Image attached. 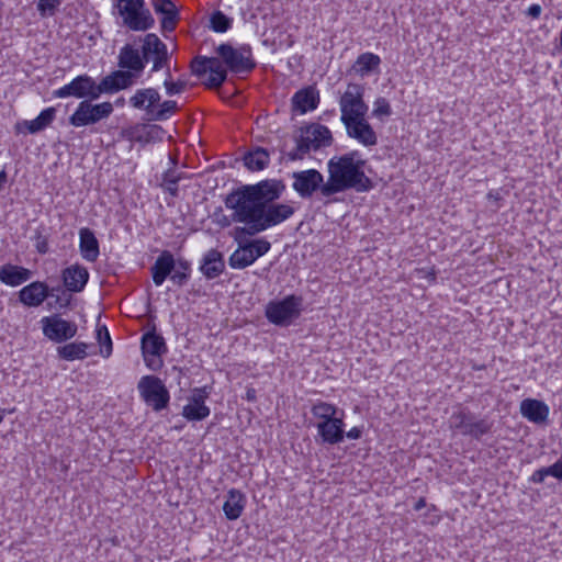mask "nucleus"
I'll return each instance as SVG.
<instances>
[{
	"mask_svg": "<svg viewBox=\"0 0 562 562\" xmlns=\"http://www.w3.org/2000/svg\"><path fill=\"white\" fill-rule=\"evenodd\" d=\"M284 189L281 180L268 179L244 186L226 196L225 205L233 210L232 221L244 224L236 227V239L241 234L257 235L283 223L294 214V207L290 204L273 203Z\"/></svg>",
	"mask_w": 562,
	"mask_h": 562,
	"instance_id": "1",
	"label": "nucleus"
},
{
	"mask_svg": "<svg viewBox=\"0 0 562 562\" xmlns=\"http://www.w3.org/2000/svg\"><path fill=\"white\" fill-rule=\"evenodd\" d=\"M217 57L196 56L191 61V72L196 77H203L210 72L204 82L209 89L220 88L227 78V70L234 74H247L256 67L251 48L243 45L238 48L223 43L215 49Z\"/></svg>",
	"mask_w": 562,
	"mask_h": 562,
	"instance_id": "2",
	"label": "nucleus"
},
{
	"mask_svg": "<svg viewBox=\"0 0 562 562\" xmlns=\"http://www.w3.org/2000/svg\"><path fill=\"white\" fill-rule=\"evenodd\" d=\"M357 156V151H351L328 160V179L323 188L324 198L328 199L350 189L357 192H368L373 188L372 180L363 170L366 161L358 159Z\"/></svg>",
	"mask_w": 562,
	"mask_h": 562,
	"instance_id": "3",
	"label": "nucleus"
},
{
	"mask_svg": "<svg viewBox=\"0 0 562 562\" xmlns=\"http://www.w3.org/2000/svg\"><path fill=\"white\" fill-rule=\"evenodd\" d=\"M117 9L124 24L133 31H146L155 23L144 0H119Z\"/></svg>",
	"mask_w": 562,
	"mask_h": 562,
	"instance_id": "4",
	"label": "nucleus"
},
{
	"mask_svg": "<svg viewBox=\"0 0 562 562\" xmlns=\"http://www.w3.org/2000/svg\"><path fill=\"white\" fill-rule=\"evenodd\" d=\"M137 389L143 401L154 411L159 412L168 406L170 400L169 391L158 376H142Z\"/></svg>",
	"mask_w": 562,
	"mask_h": 562,
	"instance_id": "5",
	"label": "nucleus"
},
{
	"mask_svg": "<svg viewBox=\"0 0 562 562\" xmlns=\"http://www.w3.org/2000/svg\"><path fill=\"white\" fill-rule=\"evenodd\" d=\"M113 112L111 102L93 104L90 100H82L76 111L70 115L69 123L75 127L93 125L108 119Z\"/></svg>",
	"mask_w": 562,
	"mask_h": 562,
	"instance_id": "6",
	"label": "nucleus"
},
{
	"mask_svg": "<svg viewBox=\"0 0 562 562\" xmlns=\"http://www.w3.org/2000/svg\"><path fill=\"white\" fill-rule=\"evenodd\" d=\"M364 88L358 83H349L339 100L340 121L361 119L367 115L369 106L363 100Z\"/></svg>",
	"mask_w": 562,
	"mask_h": 562,
	"instance_id": "7",
	"label": "nucleus"
},
{
	"mask_svg": "<svg viewBox=\"0 0 562 562\" xmlns=\"http://www.w3.org/2000/svg\"><path fill=\"white\" fill-rule=\"evenodd\" d=\"M99 83L88 75H80L74 78L69 83L55 90L53 95L55 98H69L74 97L83 100H95L100 98Z\"/></svg>",
	"mask_w": 562,
	"mask_h": 562,
	"instance_id": "8",
	"label": "nucleus"
},
{
	"mask_svg": "<svg viewBox=\"0 0 562 562\" xmlns=\"http://www.w3.org/2000/svg\"><path fill=\"white\" fill-rule=\"evenodd\" d=\"M293 190L303 199L311 198L315 192L324 198L323 188L326 182L324 181L323 175L316 169H307L302 171H295L292 173Z\"/></svg>",
	"mask_w": 562,
	"mask_h": 562,
	"instance_id": "9",
	"label": "nucleus"
},
{
	"mask_svg": "<svg viewBox=\"0 0 562 562\" xmlns=\"http://www.w3.org/2000/svg\"><path fill=\"white\" fill-rule=\"evenodd\" d=\"M140 348L146 366L153 371L160 369L162 366L160 356L167 351V348L165 339L155 333V328L143 335Z\"/></svg>",
	"mask_w": 562,
	"mask_h": 562,
	"instance_id": "10",
	"label": "nucleus"
},
{
	"mask_svg": "<svg viewBox=\"0 0 562 562\" xmlns=\"http://www.w3.org/2000/svg\"><path fill=\"white\" fill-rule=\"evenodd\" d=\"M211 386L204 385L192 390L189 403L182 408V416L189 422H200L205 419L211 411L205 405V400L211 393Z\"/></svg>",
	"mask_w": 562,
	"mask_h": 562,
	"instance_id": "11",
	"label": "nucleus"
},
{
	"mask_svg": "<svg viewBox=\"0 0 562 562\" xmlns=\"http://www.w3.org/2000/svg\"><path fill=\"white\" fill-rule=\"evenodd\" d=\"M45 337L55 342H64L77 334V325L64 318H42Z\"/></svg>",
	"mask_w": 562,
	"mask_h": 562,
	"instance_id": "12",
	"label": "nucleus"
},
{
	"mask_svg": "<svg viewBox=\"0 0 562 562\" xmlns=\"http://www.w3.org/2000/svg\"><path fill=\"white\" fill-rule=\"evenodd\" d=\"M341 123L345 125L347 135L350 138L356 139L358 143L367 147L376 145V133L366 120V116L361 119L348 120Z\"/></svg>",
	"mask_w": 562,
	"mask_h": 562,
	"instance_id": "13",
	"label": "nucleus"
},
{
	"mask_svg": "<svg viewBox=\"0 0 562 562\" xmlns=\"http://www.w3.org/2000/svg\"><path fill=\"white\" fill-rule=\"evenodd\" d=\"M136 78L138 77L135 76V72L124 69L112 71L99 82V91H101V94L117 92L133 86Z\"/></svg>",
	"mask_w": 562,
	"mask_h": 562,
	"instance_id": "14",
	"label": "nucleus"
},
{
	"mask_svg": "<svg viewBox=\"0 0 562 562\" xmlns=\"http://www.w3.org/2000/svg\"><path fill=\"white\" fill-rule=\"evenodd\" d=\"M316 427L321 442L324 445H337L345 438V423L341 417L322 420Z\"/></svg>",
	"mask_w": 562,
	"mask_h": 562,
	"instance_id": "15",
	"label": "nucleus"
},
{
	"mask_svg": "<svg viewBox=\"0 0 562 562\" xmlns=\"http://www.w3.org/2000/svg\"><path fill=\"white\" fill-rule=\"evenodd\" d=\"M146 61L143 54L131 44L124 45L117 56V66L121 69L135 72L139 77L145 68Z\"/></svg>",
	"mask_w": 562,
	"mask_h": 562,
	"instance_id": "16",
	"label": "nucleus"
},
{
	"mask_svg": "<svg viewBox=\"0 0 562 562\" xmlns=\"http://www.w3.org/2000/svg\"><path fill=\"white\" fill-rule=\"evenodd\" d=\"M303 299L288 295L283 300L272 301L266 307V316H295L302 311Z\"/></svg>",
	"mask_w": 562,
	"mask_h": 562,
	"instance_id": "17",
	"label": "nucleus"
},
{
	"mask_svg": "<svg viewBox=\"0 0 562 562\" xmlns=\"http://www.w3.org/2000/svg\"><path fill=\"white\" fill-rule=\"evenodd\" d=\"M64 289L71 293L81 292L89 279V272L86 267L75 263L65 268L61 272Z\"/></svg>",
	"mask_w": 562,
	"mask_h": 562,
	"instance_id": "18",
	"label": "nucleus"
},
{
	"mask_svg": "<svg viewBox=\"0 0 562 562\" xmlns=\"http://www.w3.org/2000/svg\"><path fill=\"white\" fill-rule=\"evenodd\" d=\"M520 413L531 423L544 424L548 422L550 408L540 400L526 398L520 403Z\"/></svg>",
	"mask_w": 562,
	"mask_h": 562,
	"instance_id": "19",
	"label": "nucleus"
},
{
	"mask_svg": "<svg viewBox=\"0 0 562 562\" xmlns=\"http://www.w3.org/2000/svg\"><path fill=\"white\" fill-rule=\"evenodd\" d=\"M160 101L159 92L154 88H145L136 90L135 94L130 98V104L137 110H145L148 115L154 113V106Z\"/></svg>",
	"mask_w": 562,
	"mask_h": 562,
	"instance_id": "20",
	"label": "nucleus"
},
{
	"mask_svg": "<svg viewBox=\"0 0 562 562\" xmlns=\"http://www.w3.org/2000/svg\"><path fill=\"white\" fill-rule=\"evenodd\" d=\"M294 139L296 144L295 148L286 154V158L290 161L302 160L311 150H318L311 134H307L306 125L300 127L299 135Z\"/></svg>",
	"mask_w": 562,
	"mask_h": 562,
	"instance_id": "21",
	"label": "nucleus"
},
{
	"mask_svg": "<svg viewBox=\"0 0 562 562\" xmlns=\"http://www.w3.org/2000/svg\"><path fill=\"white\" fill-rule=\"evenodd\" d=\"M48 294V286L44 282L35 281L19 292L20 301L27 306H38Z\"/></svg>",
	"mask_w": 562,
	"mask_h": 562,
	"instance_id": "22",
	"label": "nucleus"
},
{
	"mask_svg": "<svg viewBox=\"0 0 562 562\" xmlns=\"http://www.w3.org/2000/svg\"><path fill=\"white\" fill-rule=\"evenodd\" d=\"M225 268L223 255L216 250H209L202 258L200 270L207 279L218 277Z\"/></svg>",
	"mask_w": 562,
	"mask_h": 562,
	"instance_id": "23",
	"label": "nucleus"
},
{
	"mask_svg": "<svg viewBox=\"0 0 562 562\" xmlns=\"http://www.w3.org/2000/svg\"><path fill=\"white\" fill-rule=\"evenodd\" d=\"M79 249L87 261L94 262L99 257V241L93 232L87 227L79 231Z\"/></svg>",
	"mask_w": 562,
	"mask_h": 562,
	"instance_id": "24",
	"label": "nucleus"
},
{
	"mask_svg": "<svg viewBox=\"0 0 562 562\" xmlns=\"http://www.w3.org/2000/svg\"><path fill=\"white\" fill-rule=\"evenodd\" d=\"M156 13L162 14L161 29L172 32L178 21V9L171 0H156L153 3Z\"/></svg>",
	"mask_w": 562,
	"mask_h": 562,
	"instance_id": "25",
	"label": "nucleus"
},
{
	"mask_svg": "<svg viewBox=\"0 0 562 562\" xmlns=\"http://www.w3.org/2000/svg\"><path fill=\"white\" fill-rule=\"evenodd\" d=\"M175 265L173 256L167 250L162 251L151 267L154 283L161 285L166 278L173 271Z\"/></svg>",
	"mask_w": 562,
	"mask_h": 562,
	"instance_id": "26",
	"label": "nucleus"
},
{
	"mask_svg": "<svg viewBox=\"0 0 562 562\" xmlns=\"http://www.w3.org/2000/svg\"><path fill=\"white\" fill-rule=\"evenodd\" d=\"M245 495L239 490L228 491L227 499L223 504V512L228 520H236L240 517L245 507Z\"/></svg>",
	"mask_w": 562,
	"mask_h": 562,
	"instance_id": "27",
	"label": "nucleus"
},
{
	"mask_svg": "<svg viewBox=\"0 0 562 562\" xmlns=\"http://www.w3.org/2000/svg\"><path fill=\"white\" fill-rule=\"evenodd\" d=\"M31 271L26 268L3 265L0 267V280L11 286H16L31 278Z\"/></svg>",
	"mask_w": 562,
	"mask_h": 562,
	"instance_id": "28",
	"label": "nucleus"
},
{
	"mask_svg": "<svg viewBox=\"0 0 562 562\" xmlns=\"http://www.w3.org/2000/svg\"><path fill=\"white\" fill-rule=\"evenodd\" d=\"M244 236L245 235L241 234L238 239L235 238V240L238 241L239 247L229 257V266L234 269H244L256 261V257L252 254L249 244L247 243L241 245V237Z\"/></svg>",
	"mask_w": 562,
	"mask_h": 562,
	"instance_id": "29",
	"label": "nucleus"
},
{
	"mask_svg": "<svg viewBox=\"0 0 562 562\" xmlns=\"http://www.w3.org/2000/svg\"><path fill=\"white\" fill-rule=\"evenodd\" d=\"M89 344L82 341L69 342L57 348V356L66 361L83 360L88 357Z\"/></svg>",
	"mask_w": 562,
	"mask_h": 562,
	"instance_id": "30",
	"label": "nucleus"
},
{
	"mask_svg": "<svg viewBox=\"0 0 562 562\" xmlns=\"http://www.w3.org/2000/svg\"><path fill=\"white\" fill-rule=\"evenodd\" d=\"M318 102V93L313 88L302 89L293 97V105L301 113H306L307 111L316 109Z\"/></svg>",
	"mask_w": 562,
	"mask_h": 562,
	"instance_id": "31",
	"label": "nucleus"
},
{
	"mask_svg": "<svg viewBox=\"0 0 562 562\" xmlns=\"http://www.w3.org/2000/svg\"><path fill=\"white\" fill-rule=\"evenodd\" d=\"M166 53H168L166 44L161 42L156 34L149 33L145 35L142 46V54L145 61H148L156 56H165Z\"/></svg>",
	"mask_w": 562,
	"mask_h": 562,
	"instance_id": "32",
	"label": "nucleus"
},
{
	"mask_svg": "<svg viewBox=\"0 0 562 562\" xmlns=\"http://www.w3.org/2000/svg\"><path fill=\"white\" fill-rule=\"evenodd\" d=\"M269 161L270 155L268 150L262 147H257L244 156V164L247 169L251 171L263 170L269 165Z\"/></svg>",
	"mask_w": 562,
	"mask_h": 562,
	"instance_id": "33",
	"label": "nucleus"
},
{
	"mask_svg": "<svg viewBox=\"0 0 562 562\" xmlns=\"http://www.w3.org/2000/svg\"><path fill=\"white\" fill-rule=\"evenodd\" d=\"M56 110L47 108L43 110L34 120L24 121L22 124L29 133L35 134L46 128L55 119Z\"/></svg>",
	"mask_w": 562,
	"mask_h": 562,
	"instance_id": "34",
	"label": "nucleus"
},
{
	"mask_svg": "<svg viewBox=\"0 0 562 562\" xmlns=\"http://www.w3.org/2000/svg\"><path fill=\"white\" fill-rule=\"evenodd\" d=\"M306 127L307 134H311V137L318 149L328 147L333 144V135L327 126L318 123H312L306 125Z\"/></svg>",
	"mask_w": 562,
	"mask_h": 562,
	"instance_id": "35",
	"label": "nucleus"
},
{
	"mask_svg": "<svg viewBox=\"0 0 562 562\" xmlns=\"http://www.w3.org/2000/svg\"><path fill=\"white\" fill-rule=\"evenodd\" d=\"M381 59L373 53H363L358 56L353 69L357 74L364 76L379 67Z\"/></svg>",
	"mask_w": 562,
	"mask_h": 562,
	"instance_id": "36",
	"label": "nucleus"
},
{
	"mask_svg": "<svg viewBox=\"0 0 562 562\" xmlns=\"http://www.w3.org/2000/svg\"><path fill=\"white\" fill-rule=\"evenodd\" d=\"M100 321V318H98ZM95 339L100 346V355L104 359L111 357L113 351V344L109 333V329L105 325H101L100 322L97 323L95 326Z\"/></svg>",
	"mask_w": 562,
	"mask_h": 562,
	"instance_id": "37",
	"label": "nucleus"
},
{
	"mask_svg": "<svg viewBox=\"0 0 562 562\" xmlns=\"http://www.w3.org/2000/svg\"><path fill=\"white\" fill-rule=\"evenodd\" d=\"M48 294L49 295L46 297L48 300V305L56 310L67 307L72 300L71 292L60 286L53 288L50 290L48 289Z\"/></svg>",
	"mask_w": 562,
	"mask_h": 562,
	"instance_id": "38",
	"label": "nucleus"
},
{
	"mask_svg": "<svg viewBox=\"0 0 562 562\" xmlns=\"http://www.w3.org/2000/svg\"><path fill=\"white\" fill-rule=\"evenodd\" d=\"M473 419L474 415L469 411L454 412L450 417V427L467 436Z\"/></svg>",
	"mask_w": 562,
	"mask_h": 562,
	"instance_id": "39",
	"label": "nucleus"
},
{
	"mask_svg": "<svg viewBox=\"0 0 562 562\" xmlns=\"http://www.w3.org/2000/svg\"><path fill=\"white\" fill-rule=\"evenodd\" d=\"M159 131L160 127L157 125H153L149 128H146L145 126L143 128L134 127L126 132V136L132 142L147 144L154 139L155 134Z\"/></svg>",
	"mask_w": 562,
	"mask_h": 562,
	"instance_id": "40",
	"label": "nucleus"
},
{
	"mask_svg": "<svg viewBox=\"0 0 562 562\" xmlns=\"http://www.w3.org/2000/svg\"><path fill=\"white\" fill-rule=\"evenodd\" d=\"M183 178V173L176 169H168L162 173L160 187L171 196L178 195V183Z\"/></svg>",
	"mask_w": 562,
	"mask_h": 562,
	"instance_id": "41",
	"label": "nucleus"
},
{
	"mask_svg": "<svg viewBox=\"0 0 562 562\" xmlns=\"http://www.w3.org/2000/svg\"><path fill=\"white\" fill-rule=\"evenodd\" d=\"M337 412L338 408L335 405L323 401L316 402L311 408L313 416L322 420H328L336 417Z\"/></svg>",
	"mask_w": 562,
	"mask_h": 562,
	"instance_id": "42",
	"label": "nucleus"
},
{
	"mask_svg": "<svg viewBox=\"0 0 562 562\" xmlns=\"http://www.w3.org/2000/svg\"><path fill=\"white\" fill-rule=\"evenodd\" d=\"M492 429V423L487 418L473 419L467 436L479 440L482 436L488 434Z\"/></svg>",
	"mask_w": 562,
	"mask_h": 562,
	"instance_id": "43",
	"label": "nucleus"
},
{
	"mask_svg": "<svg viewBox=\"0 0 562 562\" xmlns=\"http://www.w3.org/2000/svg\"><path fill=\"white\" fill-rule=\"evenodd\" d=\"M177 109V102L172 100H166L159 104L157 110L154 109L151 119L156 121L167 120Z\"/></svg>",
	"mask_w": 562,
	"mask_h": 562,
	"instance_id": "44",
	"label": "nucleus"
},
{
	"mask_svg": "<svg viewBox=\"0 0 562 562\" xmlns=\"http://www.w3.org/2000/svg\"><path fill=\"white\" fill-rule=\"evenodd\" d=\"M232 25V20L223 12L216 11L211 16V27L217 33L226 32Z\"/></svg>",
	"mask_w": 562,
	"mask_h": 562,
	"instance_id": "45",
	"label": "nucleus"
},
{
	"mask_svg": "<svg viewBox=\"0 0 562 562\" xmlns=\"http://www.w3.org/2000/svg\"><path fill=\"white\" fill-rule=\"evenodd\" d=\"M170 71H167V77L164 81V86L166 88V92L168 95H173L181 93L186 90L188 82L186 80L179 79L178 81H172Z\"/></svg>",
	"mask_w": 562,
	"mask_h": 562,
	"instance_id": "46",
	"label": "nucleus"
},
{
	"mask_svg": "<svg viewBox=\"0 0 562 562\" xmlns=\"http://www.w3.org/2000/svg\"><path fill=\"white\" fill-rule=\"evenodd\" d=\"M372 115L379 119L391 115V106L385 98H378L375 100Z\"/></svg>",
	"mask_w": 562,
	"mask_h": 562,
	"instance_id": "47",
	"label": "nucleus"
},
{
	"mask_svg": "<svg viewBox=\"0 0 562 562\" xmlns=\"http://www.w3.org/2000/svg\"><path fill=\"white\" fill-rule=\"evenodd\" d=\"M59 3V0H40L37 10L42 16L54 15Z\"/></svg>",
	"mask_w": 562,
	"mask_h": 562,
	"instance_id": "48",
	"label": "nucleus"
},
{
	"mask_svg": "<svg viewBox=\"0 0 562 562\" xmlns=\"http://www.w3.org/2000/svg\"><path fill=\"white\" fill-rule=\"evenodd\" d=\"M248 244L252 250V254L256 257V260L259 257L266 255L271 248V244L266 239H256V240L249 241Z\"/></svg>",
	"mask_w": 562,
	"mask_h": 562,
	"instance_id": "49",
	"label": "nucleus"
},
{
	"mask_svg": "<svg viewBox=\"0 0 562 562\" xmlns=\"http://www.w3.org/2000/svg\"><path fill=\"white\" fill-rule=\"evenodd\" d=\"M551 475L550 467L540 468L535 471L530 477V481L533 483H542L547 476Z\"/></svg>",
	"mask_w": 562,
	"mask_h": 562,
	"instance_id": "50",
	"label": "nucleus"
},
{
	"mask_svg": "<svg viewBox=\"0 0 562 562\" xmlns=\"http://www.w3.org/2000/svg\"><path fill=\"white\" fill-rule=\"evenodd\" d=\"M153 59V68L151 71H158L164 67H167L169 60V54L166 53L165 56H156Z\"/></svg>",
	"mask_w": 562,
	"mask_h": 562,
	"instance_id": "51",
	"label": "nucleus"
},
{
	"mask_svg": "<svg viewBox=\"0 0 562 562\" xmlns=\"http://www.w3.org/2000/svg\"><path fill=\"white\" fill-rule=\"evenodd\" d=\"M170 279L173 281V283L182 285L187 281L188 274L187 272L175 268L170 274Z\"/></svg>",
	"mask_w": 562,
	"mask_h": 562,
	"instance_id": "52",
	"label": "nucleus"
},
{
	"mask_svg": "<svg viewBox=\"0 0 562 562\" xmlns=\"http://www.w3.org/2000/svg\"><path fill=\"white\" fill-rule=\"evenodd\" d=\"M550 469L551 476L558 479L559 481H562V459H559L557 462L550 465Z\"/></svg>",
	"mask_w": 562,
	"mask_h": 562,
	"instance_id": "53",
	"label": "nucleus"
},
{
	"mask_svg": "<svg viewBox=\"0 0 562 562\" xmlns=\"http://www.w3.org/2000/svg\"><path fill=\"white\" fill-rule=\"evenodd\" d=\"M541 5L540 4H531L528 10H527V14L533 19H538L541 14Z\"/></svg>",
	"mask_w": 562,
	"mask_h": 562,
	"instance_id": "54",
	"label": "nucleus"
},
{
	"mask_svg": "<svg viewBox=\"0 0 562 562\" xmlns=\"http://www.w3.org/2000/svg\"><path fill=\"white\" fill-rule=\"evenodd\" d=\"M362 436V429L359 427H352L349 431H345V437L348 439H359Z\"/></svg>",
	"mask_w": 562,
	"mask_h": 562,
	"instance_id": "55",
	"label": "nucleus"
},
{
	"mask_svg": "<svg viewBox=\"0 0 562 562\" xmlns=\"http://www.w3.org/2000/svg\"><path fill=\"white\" fill-rule=\"evenodd\" d=\"M272 324L280 327H288L292 324V318H268Z\"/></svg>",
	"mask_w": 562,
	"mask_h": 562,
	"instance_id": "56",
	"label": "nucleus"
},
{
	"mask_svg": "<svg viewBox=\"0 0 562 562\" xmlns=\"http://www.w3.org/2000/svg\"><path fill=\"white\" fill-rule=\"evenodd\" d=\"M245 398L249 402H255L256 398H257V395H256V390L254 387H248L247 391H246V396Z\"/></svg>",
	"mask_w": 562,
	"mask_h": 562,
	"instance_id": "57",
	"label": "nucleus"
},
{
	"mask_svg": "<svg viewBox=\"0 0 562 562\" xmlns=\"http://www.w3.org/2000/svg\"><path fill=\"white\" fill-rule=\"evenodd\" d=\"M426 506V499L424 497H420L414 505V509L416 512L422 510Z\"/></svg>",
	"mask_w": 562,
	"mask_h": 562,
	"instance_id": "58",
	"label": "nucleus"
},
{
	"mask_svg": "<svg viewBox=\"0 0 562 562\" xmlns=\"http://www.w3.org/2000/svg\"><path fill=\"white\" fill-rule=\"evenodd\" d=\"M418 273L423 274V277L428 278L429 281H434L436 276L434 271L419 270Z\"/></svg>",
	"mask_w": 562,
	"mask_h": 562,
	"instance_id": "59",
	"label": "nucleus"
},
{
	"mask_svg": "<svg viewBox=\"0 0 562 562\" xmlns=\"http://www.w3.org/2000/svg\"><path fill=\"white\" fill-rule=\"evenodd\" d=\"M7 182V172L4 170L0 171V189H2L3 184Z\"/></svg>",
	"mask_w": 562,
	"mask_h": 562,
	"instance_id": "60",
	"label": "nucleus"
},
{
	"mask_svg": "<svg viewBox=\"0 0 562 562\" xmlns=\"http://www.w3.org/2000/svg\"><path fill=\"white\" fill-rule=\"evenodd\" d=\"M179 266L181 267L182 271H184V272H186V270H188V268H189L188 262H182V261H180V262H179Z\"/></svg>",
	"mask_w": 562,
	"mask_h": 562,
	"instance_id": "61",
	"label": "nucleus"
},
{
	"mask_svg": "<svg viewBox=\"0 0 562 562\" xmlns=\"http://www.w3.org/2000/svg\"><path fill=\"white\" fill-rule=\"evenodd\" d=\"M473 368L476 369V370H482V369L485 368V366H477V367H473Z\"/></svg>",
	"mask_w": 562,
	"mask_h": 562,
	"instance_id": "62",
	"label": "nucleus"
}]
</instances>
